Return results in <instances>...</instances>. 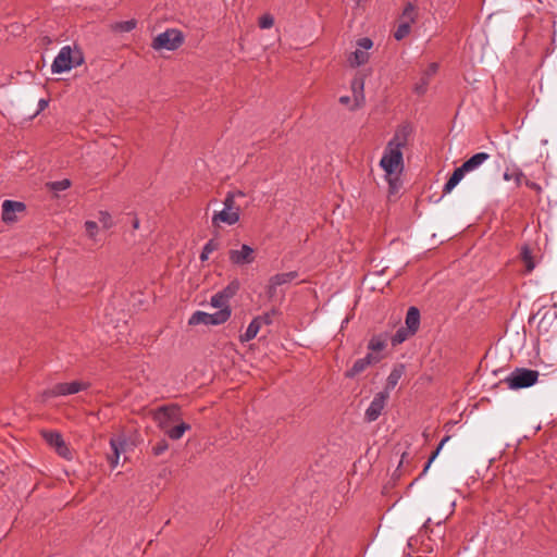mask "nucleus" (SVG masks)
I'll list each match as a JSON object with an SVG mask.
<instances>
[{
	"label": "nucleus",
	"mask_w": 557,
	"mask_h": 557,
	"mask_svg": "<svg viewBox=\"0 0 557 557\" xmlns=\"http://www.w3.org/2000/svg\"><path fill=\"white\" fill-rule=\"evenodd\" d=\"M38 92L34 87H18L12 94V101L15 111L32 120V113L36 107Z\"/></svg>",
	"instance_id": "4"
},
{
	"label": "nucleus",
	"mask_w": 557,
	"mask_h": 557,
	"mask_svg": "<svg viewBox=\"0 0 557 557\" xmlns=\"http://www.w3.org/2000/svg\"><path fill=\"white\" fill-rule=\"evenodd\" d=\"M520 256L525 265L527 272L533 271L535 263L533 261L532 250L528 246H523L521 248Z\"/></svg>",
	"instance_id": "26"
},
{
	"label": "nucleus",
	"mask_w": 557,
	"mask_h": 557,
	"mask_svg": "<svg viewBox=\"0 0 557 557\" xmlns=\"http://www.w3.org/2000/svg\"><path fill=\"white\" fill-rule=\"evenodd\" d=\"M89 386L90 383L82 381L57 383L52 388L46 391L44 395L48 397L73 395L87 389Z\"/></svg>",
	"instance_id": "12"
},
{
	"label": "nucleus",
	"mask_w": 557,
	"mask_h": 557,
	"mask_svg": "<svg viewBox=\"0 0 557 557\" xmlns=\"http://www.w3.org/2000/svg\"><path fill=\"white\" fill-rule=\"evenodd\" d=\"M414 333L411 332L408 327H400L396 331L394 336L392 337V344L393 346H397L401 343H404L409 336L413 335Z\"/></svg>",
	"instance_id": "27"
},
{
	"label": "nucleus",
	"mask_w": 557,
	"mask_h": 557,
	"mask_svg": "<svg viewBox=\"0 0 557 557\" xmlns=\"http://www.w3.org/2000/svg\"><path fill=\"white\" fill-rule=\"evenodd\" d=\"M219 248V243L210 239L202 248L200 260L203 262L209 259V256Z\"/></svg>",
	"instance_id": "31"
},
{
	"label": "nucleus",
	"mask_w": 557,
	"mask_h": 557,
	"mask_svg": "<svg viewBox=\"0 0 557 557\" xmlns=\"http://www.w3.org/2000/svg\"><path fill=\"white\" fill-rule=\"evenodd\" d=\"M132 225L135 230L139 228V218L136 213H133Z\"/></svg>",
	"instance_id": "44"
},
{
	"label": "nucleus",
	"mask_w": 557,
	"mask_h": 557,
	"mask_svg": "<svg viewBox=\"0 0 557 557\" xmlns=\"http://www.w3.org/2000/svg\"><path fill=\"white\" fill-rule=\"evenodd\" d=\"M42 41H44V44H45V45H49V44H51V39H50V37H48V36H45V37L42 38Z\"/></svg>",
	"instance_id": "47"
},
{
	"label": "nucleus",
	"mask_w": 557,
	"mask_h": 557,
	"mask_svg": "<svg viewBox=\"0 0 557 557\" xmlns=\"http://www.w3.org/2000/svg\"><path fill=\"white\" fill-rule=\"evenodd\" d=\"M387 399H388L387 392H380L374 395V397H373L370 406L366 410V414H364L366 420L368 422H373L381 416V413L386 405Z\"/></svg>",
	"instance_id": "16"
},
{
	"label": "nucleus",
	"mask_w": 557,
	"mask_h": 557,
	"mask_svg": "<svg viewBox=\"0 0 557 557\" xmlns=\"http://www.w3.org/2000/svg\"><path fill=\"white\" fill-rule=\"evenodd\" d=\"M48 103L49 101L46 99H37L36 104L38 106V108H35L34 112L32 113L33 119L37 116L41 111H44L48 107Z\"/></svg>",
	"instance_id": "41"
},
{
	"label": "nucleus",
	"mask_w": 557,
	"mask_h": 557,
	"mask_svg": "<svg viewBox=\"0 0 557 557\" xmlns=\"http://www.w3.org/2000/svg\"><path fill=\"white\" fill-rule=\"evenodd\" d=\"M404 372H405L404 364H397L396 367H394V369L391 371L389 375L387 376L384 392H387L389 394V392L392 389H394L396 387V385L398 384Z\"/></svg>",
	"instance_id": "20"
},
{
	"label": "nucleus",
	"mask_w": 557,
	"mask_h": 557,
	"mask_svg": "<svg viewBox=\"0 0 557 557\" xmlns=\"http://www.w3.org/2000/svg\"><path fill=\"white\" fill-rule=\"evenodd\" d=\"M245 194L240 190L230 191L226 194L221 211L214 212L212 216V224L220 227L222 224L234 225L240 218V206L236 202L237 197H244Z\"/></svg>",
	"instance_id": "1"
},
{
	"label": "nucleus",
	"mask_w": 557,
	"mask_h": 557,
	"mask_svg": "<svg viewBox=\"0 0 557 557\" xmlns=\"http://www.w3.org/2000/svg\"><path fill=\"white\" fill-rule=\"evenodd\" d=\"M168 443L165 441H162L158 443L156 446H153L152 450L156 456H159L163 454L168 449Z\"/></svg>",
	"instance_id": "43"
},
{
	"label": "nucleus",
	"mask_w": 557,
	"mask_h": 557,
	"mask_svg": "<svg viewBox=\"0 0 557 557\" xmlns=\"http://www.w3.org/2000/svg\"><path fill=\"white\" fill-rule=\"evenodd\" d=\"M149 413L164 433L182 419L181 407L176 404L161 406Z\"/></svg>",
	"instance_id": "5"
},
{
	"label": "nucleus",
	"mask_w": 557,
	"mask_h": 557,
	"mask_svg": "<svg viewBox=\"0 0 557 557\" xmlns=\"http://www.w3.org/2000/svg\"><path fill=\"white\" fill-rule=\"evenodd\" d=\"M491 156L486 152H478L465 161L461 166L457 168L449 180L444 185L443 191L444 194H449L465 177L467 173L473 172L478 170L485 161H487Z\"/></svg>",
	"instance_id": "3"
},
{
	"label": "nucleus",
	"mask_w": 557,
	"mask_h": 557,
	"mask_svg": "<svg viewBox=\"0 0 557 557\" xmlns=\"http://www.w3.org/2000/svg\"><path fill=\"white\" fill-rule=\"evenodd\" d=\"M380 166L385 172V175L389 182L393 184V177H397V175L404 169V154L403 151H397L389 147H385L383 156L380 160Z\"/></svg>",
	"instance_id": "6"
},
{
	"label": "nucleus",
	"mask_w": 557,
	"mask_h": 557,
	"mask_svg": "<svg viewBox=\"0 0 557 557\" xmlns=\"http://www.w3.org/2000/svg\"><path fill=\"white\" fill-rule=\"evenodd\" d=\"M523 176V173L522 172H518L515 174V178H516V182L519 184L520 183V180L521 177Z\"/></svg>",
	"instance_id": "46"
},
{
	"label": "nucleus",
	"mask_w": 557,
	"mask_h": 557,
	"mask_svg": "<svg viewBox=\"0 0 557 557\" xmlns=\"http://www.w3.org/2000/svg\"><path fill=\"white\" fill-rule=\"evenodd\" d=\"M211 305L215 308H220V310L224 309V308H228L227 300L225 298H223V296L220 293H218L211 297Z\"/></svg>",
	"instance_id": "33"
},
{
	"label": "nucleus",
	"mask_w": 557,
	"mask_h": 557,
	"mask_svg": "<svg viewBox=\"0 0 557 557\" xmlns=\"http://www.w3.org/2000/svg\"><path fill=\"white\" fill-rule=\"evenodd\" d=\"M417 20V8L408 2L403 10L400 21L407 23L408 25H412Z\"/></svg>",
	"instance_id": "23"
},
{
	"label": "nucleus",
	"mask_w": 557,
	"mask_h": 557,
	"mask_svg": "<svg viewBox=\"0 0 557 557\" xmlns=\"http://www.w3.org/2000/svg\"><path fill=\"white\" fill-rule=\"evenodd\" d=\"M351 89L355 99V107L359 106L360 101L363 100V79L354 78L351 82Z\"/></svg>",
	"instance_id": "25"
},
{
	"label": "nucleus",
	"mask_w": 557,
	"mask_h": 557,
	"mask_svg": "<svg viewBox=\"0 0 557 557\" xmlns=\"http://www.w3.org/2000/svg\"><path fill=\"white\" fill-rule=\"evenodd\" d=\"M530 186L539 191L541 190V187L536 183H532Z\"/></svg>",
	"instance_id": "49"
},
{
	"label": "nucleus",
	"mask_w": 557,
	"mask_h": 557,
	"mask_svg": "<svg viewBox=\"0 0 557 557\" xmlns=\"http://www.w3.org/2000/svg\"><path fill=\"white\" fill-rule=\"evenodd\" d=\"M137 26V20L131 18L128 21L116 22L112 25V29L115 32H131Z\"/></svg>",
	"instance_id": "30"
},
{
	"label": "nucleus",
	"mask_w": 557,
	"mask_h": 557,
	"mask_svg": "<svg viewBox=\"0 0 557 557\" xmlns=\"http://www.w3.org/2000/svg\"><path fill=\"white\" fill-rule=\"evenodd\" d=\"M430 79L422 75L420 82L416 85L414 90L417 94L422 95L425 92Z\"/></svg>",
	"instance_id": "40"
},
{
	"label": "nucleus",
	"mask_w": 557,
	"mask_h": 557,
	"mask_svg": "<svg viewBox=\"0 0 557 557\" xmlns=\"http://www.w3.org/2000/svg\"><path fill=\"white\" fill-rule=\"evenodd\" d=\"M410 29H411V25H408L407 23H404L400 21L395 33H394L395 39L396 40L404 39L405 37H407L409 35Z\"/></svg>",
	"instance_id": "32"
},
{
	"label": "nucleus",
	"mask_w": 557,
	"mask_h": 557,
	"mask_svg": "<svg viewBox=\"0 0 557 557\" xmlns=\"http://www.w3.org/2000/svg\"><path fill=\"white\" fill-rule=\"evenodd\" d=\"M373 47V41L368 38L363 37L360 38L357 41V48L354 52L350 53L348 57V62L352 67H357L360 65L366 64L369 61V53L368 50H370Z\"/></svg>",
	"instance_id": "13"
},
{
	"label": "nucleus",
	"mask_w": 557,
	"mask_h": 557,
	"mask_svg": "<svg viewBox=\"0 0 557 557\" xmlns=\"http://www.w3.org/2000/svg\"><path fill=\"white\" fill-rule=\"evenodd\" d=\"M437 70H438V64L433 62L423 72V76H425L426 78L430 79L434 74H436Z\"/></svg>",
	"instance_id": "42"
},
{
	"label": "nucleus",
	"mask_w": 557,
	"mask_h": 557,
	"mask_svg": "<svg viewBox=\"0 0 557 557\" xmlns=\"http://www.w3.org/2000/svg\"><path fill=\"white\" fill-rule=\"evenodd\" d=\"M237 289L238 283L235 282L225 287L222 292H220V294L223 296V298H225L228 301V299L235 295Z\"/></svg>",
	"instance_id": "37"
},
{
	"label": "nucleus",
	"mask_w": 557,
	"mask_h": 557,
	"mask_svg": "<svg viewBox=\"0 0 557 557\" xmlns=\"http://www.w3.org/2000/svg\"><path fill=\"white\" fill-rule=\"evenodd\" d=\"M449 438H450L449 436H445V437L441 441V443L438 444L437 448H436V449H435V451L431 455V457H430V459H429L428 463L425 465V467H424V469H423V472H426V471H428V469H429L430 465H431V463L433 462V460L437 457V455H438L440 450L443 448V446H444V445H446V444H447V442L449 441Z\"/></svg>",
	"instance_id": "34"
},
{
	"label": "nucleus",
	"mask_w": 557,
	"mask_h": 557,
	"mask_svg": "<svg viewBox=\"0 0 557 557\" xmlns=\"http://www.w3.org/2000/svg\"><path fill=\"white\" fill-rule=\"evenodd\" d=\"M26 210V205L21 201L4 200L2 203V221L4 223H13L16 221V212Z\"/></svg>",
	"instance_id": "17"
},
{
	"label": "nucleus",
	"mask_w": 557,
	"mask_h": 557,
	"mask_svg": "<svg viewBox=\"0 0 557 557\" xmlns=\"http://www.w3.org/2000/svg\"><path fill=\"white\" fill-rule=\"evenodd\" d=\"M274 314V311L272 312H267L262 315H258L253 320L255 321H259V325L262 326V325H269L272 323V315Z\"/></svg>",
	"instance_id": "38"
},
{
	"label": "nucleus",
	"mask_w": 557,
	"mask_h": 557,
	"mask_svg": "<svg viewBox=\"0 0 557 557\" xmlns=\"http://www.w3.org/2000/svg\"><path fill=\"white\" fill-rule=\"evenodd\" d=\"M85 228H86V233L88 234V236L90 238H94L98 231V224L94 221H86Z\"/></svg>",
	"instance_id": "39"
},
{
	"label": "nucleus",
	"mask_w": 557,
	"mask_h": 557,
	"mask_svg": "<svg viewBox=\"0 0 557 557\" xmlns=\"http://www.w3.org/2000/svg\"><path fill=\"white\" fill-rule=\"evenodd\" d=\"M104 216H106V218H108V219H110V214H109V213H107V212L104 213Z\"/></svg>",
	"instance_id": "50"
},
{
	"label": "nucleus",
	"mask_w": 557,
	"mask_h": 557,
	"mask_svg": "<svg viewBox=\"0 0 557 557\" xmlns=\"http://www.w3.org/2000/svg\"><path fill=\"white\" fill-rule=\"evenodd\" d=\"M260 329H261V326L259 325V321L252 320L249 323L246 332L239 336L240 342L246 343V342L253 339L257 336V334L259 333Z\"/></svg>",
	"instance_id": "24"
},
{
	"label": "nucleus",
	"mask_w": 557,
	"mask_h": 557,
	"mask_svg": "<svg viewBox=\"0 0 557 557\" xmlns=\"http://www.w3.org/2000/svg\"><path fill=\"white\" fill-rule=\"evenodd\" d=\"M231 317V310L228 308L221 309L214 313H207L203 311H196L189 318L188 323L190 325H219L224 323Z\"/></svg>",
	"instance_id": "9"
},
{
	"label": "nucleus",
	"mask_w": 557,
	"mask_h": 557,
	"mask_svg": "<svg viewBox=\"0 0 557 557\" xmlns=\"http://www.w3.org/2000/svg\"><path fill=\"white\" fill-rule=\"evenodd\" d=\"M539 371L528 368H516L504 380L510 389H521L533 386L539 380Z\"/></svg>",
	"instance_id": "7"
},
{
	"label": "nucleus",
	"mask_w": 557,
	"mask_h": 557,
	"mask_svg": "<svg viewBox=\"0 0 557 557\" xmlns=\"http://www.w3.org/2000/svg\"><path fill=\"white\" fill-rule=\"evenodd\" d=\"M255 249L249 245L243 244L239 249H231L228 259L235 265H246L255 261Z\"/></svg>",
	"instance_id": "15"
},
{
	"label": "nucleus",
	"mask_w": 557,
	"mask_h": 557,
	"mask_svg": "<svg viewBox=\"0 0 557 557\" xmlns=\"http://www.w3.org/2000/svg\"><path fill=\"white\" fill-rule=\"evenodd\" d=\"M386 347V337L383 335H374L369 344L368 348L372 351H381Z\"/></svg>",
	"instance_id": "28"
},
{
	"label": "nucleus",
	"mask_w": 557,
	"mask_h": 557,
	"mask_svg": "<svg viewBox=\"0 0 557 557\" xmlns=\"http://www.w3.org/2000/svg\"><path fill=\"white\" fill-rule=\"evenodd\" d=\"M184 41L182 33L177 29L171 28L159 34L152 42V47L156 50H176Z\"/></svg>",
	"instance_id": "8"
},
{
	"label": "nucleus",
	"mask_w": 557,
	"mask_h": 557,
	"mask_svg": "<svg viewBox=\"0 0 557 557\" xmlns=\"http://www.w3.org/2000/svg\"><path fill=\"white\" fill-rule=\"evenodd\" d=\"M40 434H41L42 438L46 441V443L49 446L53 447L55 453L60 457H62L66 460H71L73 458V454H72L71 449L66 445V443L63 440V436L60 432L52 431V430H41Z\"/></svg>",
	"instance_id": "10"
},
{
	"label": "nucleus",
	"mask_w": 557,
	"mask_h": 557,
	"mask_svg": "<svg viewBox=\"0 0 557 557\" xmlns=\"http://www.w3.org/2000/svg\"><path fill=\"white\" fill-rule=\"evenodd\" d=\"M449 438H450L449 436H445V437L441 441V443L438 444L437 448H436V449H435V451L431 455V457H430V459H429L428 463L425 465V467H424V469H423V472H426V471H428V469H429L430 465H431V463L433 462V460L437 457V455H438L440 450L443 448V446H444V445H446V444H447V442L449 441Z\"/></svg>",
	"instance_id": "35"
},
{
	"label": "nucleus",
	"mask_w": 557,
	"mask_h": 557,
	"mask_svg": "<svg viewBox=\"0 0 557 557\" xmlns=\"http://www.w3.org/2000/svg\"><path fill=\"white\" fill-rule=\"evenodd\" d=\"M412 131L413 129L410 124L399 125L386 146L397 151H403V149L409 143V139L412 135Z\"/></svg>",
	"instance_id": "14"
},
{
	"label": "nucleus",
	"mask_w": 557,
	"mask_h": 557,
	"mask_svg": "<svg viewBox=\"0 0 557 557\" xmlns=\"http://www.w3.org/2000/svg\"><path fill=\"white\" fill-rule=\"evenodd\" d=\"M298 277V272L290 271L286 273H278L270 277L268 292L272 296L278 286L288 284Z\"/></svg>",
	"instance_id": "18"
},
{
	"label": "nucleus",
	"mask_w": 557,
	"mask_h": 557,
	"mask_svg": "<svg viewBox=\"0 0 557 557\" xmlns=\"http://www.w3.org/2000/svg\"><path fill=\"white\" fill-rule=\"evenodd\" d=\"M339 102L344 106H347L350 103V97L349 96H342L339 97Z\"/></svg>",
	"instance_id": "45"
},
{
	"label": "nucleus",
	"mask_w": 557,
	"mask_h": 557,
	"mask_svg": "<svg viewBox=\"0 0 557 557\" xmlns=\"http://www.w3.org/2000/svg\"><path fill=\"white\" fill-rule=\"evenodd\" d=\"M380 358L373 354H368L366 357L356 360L352 367L346 372V377H354L363 372L370 364L376 363Z\"/></svg>",
	"instance_id": "19"
},
{
	"label": "nucleus",
	"mask_w": 557,
	"mask_h": 557,
	"mask_svg": "<svg viewBox=\"0 0 557 557\" xmlns=\"http://www.w3.org/2000/svg\"><path fill=\"white\" fill-rule=\"evenodd\" d=\"M111 453L107 455L109 465L114 468L119 463L121 453H126L132 446V449L136 447L135 441L126 438L125 435L110 438Z\"/></svg>",
	"instance_id": "11"
},
{
	"label": "nucleus",
	"mask_w": 557,
	"mask_h": 557,
	"mask_svg": "<svg viewBox=\"0 0 557 557\" xmlns=\"http://www.w3.org/2000/svg\"><path fill=\"white\" fill-rule=\"evenodd\" d=\"M406 327L416 333L420 325V311L416 307H410L406 314Z\"/></svg>",
	"instance_id": "21"
},
{
	"label": "nucleus",
	"mask_w": 557,
	"mask_h": 557,
	"mask_svg": "<svg viewBox=\"0 0 557 557\" xmlns=\"http://www.w3.org/2000/svg\"><path fill=\"white\" fill-rule=\"evenodd\" d=\"M274 24V18L271 14H263L259 18V27L261 29H268L271 28Z\"/></svg>",
	"instance_id": "36"
},
{
	"label": "nucleus",
	"mask_w": 557,
	"mask_h": 557,
	"mask_svg": "<svg viewBox=\"0 0 557 557\" xmlns=\"http://www.w3.org/2000/svg\"><path fill=\"white\" fill-rule=\"evenodd\" d=\"M511 178H512V176L508 172L504 173V180L505 181H510Z\"/></svg>",
	"instance_id": "48"
},
{
	"label": "nucleus",
	"mask_w": 557,
	"mask_h": 557,
	"mask_svg": "<svg viewBox=\"0 0 557 557\" xmlns=\"http://www.w3.org/2000/svg\"><path fill=\"white\" fill-rule=\"evenodd\" d=\"M188 430H190V425L181 419L180 422L175 423L172 428L166 430L165 434L171 440L177 441L182 438L184 433Z\"/></svg>",
	"instance_id": "22"
},
{
	"label": "nucleus",
	"mask_w": 557,
	"mask_h": 557,
	"mask_svg": "<svg viewBox=\"0 0 557 557\" xmlns=\"http://www.w3.org/2000/svg\"><path fill=\"white\" fill-rule=\"evenodd\" d=\"M72 185V182L71 180L69 178H64V180H61V181H55V182H48L46 183V187L48 190H51V191H61V190H65L67 188H70Z\"/></svg>",
	"instance_id": "29"
},
{
	"label": "nucleus",
	"mask_w": 557,
	"mask_h": 557,
	"mask_svg": "<svg viewBox=\"0 0 557 557\" xmlns=\"http://www.w3.org/2000/svg\"><path fill=\"white\" fill-rule=\"evenodd\" d=\"M84 62L85 57L79 47L75 46L74 49H72L70 46H65L54 58L51 70L54 74H61L82 65Z\"/></svg>",
	"instance_id": "2"
}]
</instances>
